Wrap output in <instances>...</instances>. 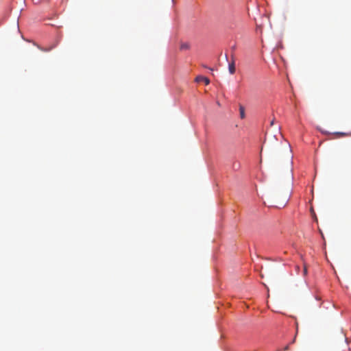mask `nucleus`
<instances>
[{
  "mask_svg": "<svg viewBox=\"0 0 351 351\" xmlns=\"http://www.w3.org/2000/svg\"><path fill=\"white\" fill-rule=\"evenodd\" d=\"M228 70L230 74H234L235 73V61L233 56H232V61L228 64Z\"/></svg>",
  "mask_w": 351,
  "mask_h": 351,
  "instance_id": "1",
  "label": "nucleus"
},
{
  "mask_svg": "<svg viewBox=\"0 0 351 351\" xmlns=\"http://www.w3.org/2000/svg\"><path fill=\"white\" fill-rule=\"evenodd\" d=\"M195 82H204L206 85H208L209 83H210V80L208 77H204V76H202V75H198L195 77Z\"/></svg>",
  "mask_w": 351,
  "mask_h": 351,
  "instance_id": "2",
  "label": "nucleus"
},
{
  "mask_svg": "<svg viewBox=\"0 0 351 351\" xmlns=\"http://www.w3.org/2000/svg\"><path fill=\"white\" fill-rule=\"evenodd\" d=\"M58 41L57 40L53 45H50L48 47L44 48V47H41L40 46H38V47L43 51L48 52V51H50L51 50H52L53 49H54L58 45Z\"/></svg>",
  "mask_w": 351,
  "mask_h": 351,
  "instance_id": "3",
  "label": "nucleus"
},
{
  "mask_svg": "<svg viewBox=\"0 0 351 351\" xmlns=\"http://www.w3.org/2000/svg\"><path fill=\"white\" fill-rule=\"evenodd\" d=\"M334 134L337 137L351 136V132H337Z\"/></svg>",
  "mask_w": 351,
  "mask_h": 351,
  "instance_id": "4",
  "label": "nucleus"
},
{
  "mask_svg": "<svg viewBox=\"0 0 351 351\" xmlns=\"http://www.w3.org/2000/svg\"><path fill=\"white\" fill-rule=\"evenodd\" d=\"M240 117L243 119L245 117V108L242 106H239Z\"/></svg>",
  "mask_w": 351,
  "mask_h": 351,
  "instance_id": "5",
  "label": "nucleus"
},
{
  "mask_svg": "<svg viewBox=\"0 0 351 351\" xmlns=\"http://www.w3.org/2000/svg\"><path fill=\"white\" fill-rule=\"evenodd\" d=\"M190 47V45L187 43H182L180 45V49L181 50H187Z\"/></svg>",
  "mask_w": 351,
  "mask_h": 351,
  "instance_id": "6",
  "label": "nucleus"
},
{
  "mask_svg": "<svg viewBox=\"0 0 351 351\" xmlns=\"http://www.w3.org/2000/svg\"><path fill=\"white\" fill-rule=\"evenodd\" d=\"M289 350V346L287 345L283 348V351H288Z\"/></svg>",
  "mask_w": 351,
  "mask_h": 351,
  "instance_id": "7",
  "label": "nucleus"
},
{
  "mask_svg": "<svg viewBox=\"0 0 351 351\" xmlns=\"http://www.w3.org/2000/svg\"><path fill=\"white\" fill-rule=\"evenodd\" d=\"M306 272H307V269H306V267H304V275L306 274Z\"/></svg>",
  "mask_w": 351,
  "mask_h": 351,
  "instance_id": "8",
  "label": "nucleus"
},
{
  "mask_svg": "<svg viewBox=\"0 0 351 351\" xmlns=\"http://www.w3.org/2000/svg\"><path fill=\"white\" fill-rule=\"evenodd\" d=\"M274 119H273V120L271 121L270 125H274Z\"/></svg>",
  "mask_w": 351,
  "mask_h": 351,
  "instance_id": "9",
  "label": "nucleus"
},
{
  "mask_svg": "<svg viewBox=\"0 0 351 351\" xmlns=\"http://www.w3.org/2000/svg\"><path fill=\"white\" fill-rule=\"evenodd\" d=\"M295 338H296V336H295V337H294L293 340H292V342H291L292 343L295 342Z\"/></svg>",
  "mask_w": 351,
  "mask_h": 351,
  "instance_id": "10",
  "label": "nucleus"
}]
</instances>
